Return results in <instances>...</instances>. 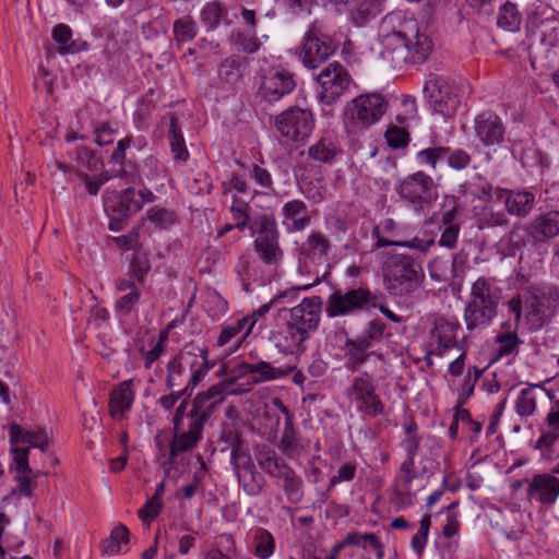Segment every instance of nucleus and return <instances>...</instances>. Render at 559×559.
Instances as JSON below:
<instances>
[{"instance_id": "nucleus-3", "label": "nucleus", "mask_w": 559, "mask_h": 559, "mask_svg": "<svg viewBox=\"0 0 559 559\" xmlns=\"http://www.w3.org/2000/svg\"><path fill=\"white\" fill-rule=\"evenodd\" d=\"M11 452L13 454V466L17 473L20 483L19 490L25 497L33 495L35 481L31 477L28 465L29 448L46 451L50 445L49 432L43 427L26 428L17 424L8 427Z\"/></svg>"}, {"instance_id": "nucleus-41", "label": "nucleus", "mask_w": 559, "mask_h": 559, "mask_svg": "<svg viewBox=\"0 0 559 559\" xmlns=\"http://www.w3.org/2000/svg\"><path fill=\"white\" fill-rule=\"evenodd\" d=\"M283 480V490L292 502H299L302 499V479L297 473L287 464L282 467L280 474L275 477Z\"/></svg>"}, {"instance_id": "nucleus-26", "label": "nucleus", "mask_w": 559, "mask_h": 559, "mask_svg": "<svg viewBox=\"0 0 559 559\" xmlns=\"http://www.w3.org/2000/svg\"><path fill=\"white\" fill-rule=\"evenodd\" d=\"M116 288L122 295L115 302V312L119 317H128L135 311L141 300V288L139 284L129 278H118Z\"/></svg>"}, {"instance_id": "nucleus-18", "label": "nucleus", "mask_w": 559, "mask_h": 559, "mask_svg": "<svg viewBox=\"0 0 559 559\" xmlns=\"http://www.w3.org/2000/svg\"><path fill=\"white\" fill-rule=\"evenodd\" d=\"M558 307L559 292L556 288L535 289L525 300L526 319L531 329H540Z\"/></svg>"}, {"instance_id": "nucleus-28", "label": "nucleus", "mask_w": 559, "mask_h": 559, "mask_svg": "<svg viewBox=\"0 0 559 559\" xmlns=\"http://www.w3.org/2000/svg\"><path fill=\"white\" fill-rule=\"evenodd\" d=\"M330 239L319 230H312L298 249L299 257L316 263L328 259L331 250Z\"/></svg>"}, {"instance_id": "nucleus-35", "label": "nucleus", "mask_w": 559, "mask_h": 559, "mask_svg": "<svg viewBox=\"0 0 559 559\" xmlns=\"http://www.w3.org/2000/svg\"><path fill=\"white\" fill-rule=\"evenodd\" d=\"M199 17L209 31H215L221 25L231 23L226 5L217 0L206 2L201 9Z\"/></svg>"}, {"instance_id": "nucleus-34", "label": "nucleus", "mask_w": 559, "mask_h": 559, "mask_svg": "<svg viewBox=\"0 0 559 559\" xmlns=\"http://www.w3.org/2000/svg\"><path fill=\"white\" fill-rule=\"evenodd\" d=\"M499 300V289L493 280L480 276L472 284L468 301L498 308Z\"/></svg>"}, {"instance_id": "nucleus-40", "label": "nucleus", "mask_w": 559, "mask_h": 559, "mask_svg": "<svg viewBox=\"0 0 559 559\" xmlns=\"http://www.w3.org/2000/svg\"><path fill=\"white\" fill-rule=\"evenodd\" d=\"M523 343L515 332H500L495 337L493 360L501 358H514L519 353V347Z\"/></svg>"}, {"instance_id": "nucleus-7", "label": "nucleus", "mask_w": 559, "mask_h": 559, "mask_svg": "<svg viewBox=\"0 0 559 559\" xmlns=\"http://www.w3.org/2000/svg\"><path fill=\"white\" fill-rule=\"evenodd\" d=\"M187 406L188 401L183 399L173 416L174 438L169 450L171 459L193 449L203 438L207 420L192 408L187 411Z\"/></svg>"}, {"instance_id": "nucleus-13", "label": "nucleus", "mask_w": 559, "mask_h": 559, "mask_svg": "<svg viewBox=\"0 0 559 559\" xmlns=\"http://www.w3.org/2000/svg\"><path fill=\"white\" fill-rule=\"evenodd\" d=\"M318 83L319 99L331 105L345 95L354 84L347 69L340 62L334 61L324 67L316 78Z\"/></svg>"}, {"instance_id": "nucleus-22", "label": "nucleus", "mask_w": 559, "mask_h": 559, "mask_svg": "<svg viewBox=\"0 0 559 559\" xmlns=\"http://www.w3.org/2000/svg\"><path fill=\"white\" fill-rule=\"evenodd\" d=\"M527 497L542 504H554L559 497V478L554 474H535L527 481Z\"/></svg>"}, {"instance_id": "nucleus-42", "label": "nucleus", "mask_w": 559, "mask_h": 559, "mask_svg": "<svg viewBox=\"0 0 559 559\" xmlns=\"http://www.w3.org/2000/svg\"><path fill=\"white\" fill-rule=\"evenodd\" d=\"M143 206L136 197V191L133 188L126 189L118 198L115 204L106 203V207L110 209L118 216L127 218L130 215L139 212Z\"/></svg>"}, {"instance_id": "nucleus-47", "label": "nucleus", "mask_w": 559, "mask_h": 559, "mask_svg": "<svg viewBox=\"0 0 559 559\" xmlns=\"http://www.w3.org/2000/svg\"><path fill=\"white\" fill-rule=\"evenodd\" d=\"M374 234H377L376 248H378V249L383 248V247H389V246H397V247L415 249L420 252H426L429 250L430 247H432L435 245L433 238L421 239L418 237H414L413 239H411L408 241H401V240L394 239L392 237H381L379 235L378 228L374 229Z\"/></svg>"}, {"instance_id": "nucleus-58", "label": "nucleus", "mask_w": 559, "mask_h": 559, "mask_svg": "<svg viewBox=\"0 0 559 559\" xmlns=\"http://www.w3.org/2000/svg\"><path fill=\"white\" fill-rule=\"evenodd\" d=\"M444 157H447L449 167L455 170L465 169L472 160L471 155L462 148L451 150L450 147H447Z\"/></svg>"}, {"instance_id": "nucleus-33", "label": "nucleus", "mask_w": 559, "mask_h": 559, "mask_svg": "<svg viewBox=\"0 0 559 559\" xmlns=\"http://www.w3.org/2000/svg\"><path fill=\"white\" fill-rule=\"evenodd\" d=\"M543 391L542 384H527L525 388H522L514 401L515 414L522 419L534 416L537 412V402Z\"/></svg>"}, {"instance_id": "nucleus-16", "label": "nucleus", "mask_w": 559, "mask_h": 559, "mask_svg": "<svg viewBox=\"0 0 559 559\" xmlns=\"http://www.w3.org/2000/svg\"><path fill=\"white\" fill-rule=\"evenodd\" d=\"M254 250L259 259L267 266H276L283 259L284 252L280 246V231L272 216L260 218Z\"/></svg>"}, {"instance_id": "nucleus-24", "label": "nucleus", "mask_w": 559, "mask_h": 559, "mask_svg": "<svg viewBox=\"0 0 559 559\" xmlns=\"http://www.w3.org/2000/svg\"><path fill=\"white\" fill-rule=\"evenodd\" d=\"M227 394V386L224 383L211 385L194 396L191 408L209 420L216 408L225 401Z\"/></svg>"}, {"instance_id": "nucleus-10", "label": "nucleus", "mask_w": 559, "mask_h": 559, "mask_svg": "<svg viewBox=\"0 0 559 559\" xmlns=\"http://www.w3.org/2000/svg\"><path fill=\"white\" fill-rule=\"evenodd\" d=\"M346 393L359 414L370 418L384 415L385 404L377 393V386L371 374L360 372L355 376Z\"/></svg>"}, {"instance_id": "nucleus-46", "label": "nucleus", "mask_w": 559, "mask_h": 559, "mask_svg": "<svg viewBox=\"0 0 559 559\" xmlns=\"http://www.w3.org/2000/svg\"><path fill=\"white\" fill-rule=\"evenodd\" d=\"M252 554L259 559H269L275 551L273 535L265 528H257L252 537Z\"/></svg>"}, {"instance_id": "nucleus-25", "label": "nucleus", "mask_w": 559, "mask_h": 559, "mask_svg": "<svg viewBox=\"0 0 559 559\" xmlns=\"http://www.w3.org/2000/svg\"><path fill=\"white\" fill-rule=\"evenodd\" d=\"M293 370L292 367L276 368L264 360L241 362L238 365V371L243 376H249L254 383L282 379L292 373Z\"/></svg>"}, {"instance_id": "nucleus-39", "label": "nucleus", "mask_w": 559, "mask_h": 559, "mask_svg": "<svg viewBox=\"0 0 559 559\" xmlns=\"http://www.w3.org/2000/svg\"><path fill=\"white\" fill-rule=\"evenodd\" d=\"M341 153V148L332 134L321 136L308 148V155L320 163H332Z\"/></svg>"}, {"instance_id": "nucleus-12", "label": "nucleus", "mask_w": 559, "mask_h": 559, "mask_svg": "<svg viewBox=\"0 0 559 559\" xmlns=\"http://www.w3.org/2000/svg\"><path fill=\"white\" fill-rule=\"evenodd\" d=\"M296 87L294 74L281 64L260 68L259 97L266 103H275Z\"/></svg>"}, {"instance_id": "nucleus-29", "label": "nucleus", "mask_w": 559, "mask_h": 559, "mask_svg": "<svg viewBox=\"0 0 559 559\" xmlns=\"http://www.w3.org/2000/svg\"><path fill=\"white\" fill-rule=\"evenodd\" d=\"M135 392L133 389V380H126L116 386L110 393L109 414L115 420L124 417L133 404Z\"/></svg>"}, {"instance_id": "nucleus-17", "label": "nucleus", "mask_w": 559, "mask_h": 559, "mask_svg": "<svg viewBox=\"0 0 559 559\" xmlns=\"http://www.w3.org/2000/svg\"><path fill=\"white\" fill-rule=\"evenodd\" d=\"M280 134L290 141H305L313 130V116L308 109L292 107L284 110L275 119Z\"/></svg>"}, {"instance_id": "nucleus-64", "label": "nucleus", "mask_w": 559, "mask_h": 559, "mask_svg": "<svg viewBox=\"0 0 559 559\" xmlns=\"http://www.w3.org/2000/svg\"><path fill=\"white\" fill-rule=\"evenodd\" d=\"M162 508L163 501H157L151 497L144 507L138 511L139 518L145 523H151L159 514Z\"/></svg>"}, {"instance_id": "nucleus-62", "label": "nucleus", "mask_w": 559, "mask_h": 559, "mask_svg": "<svg viewBox=\"0 0 559 559\" xmlns=\"http://www.w3.org/2000/svg\"><path fill=\"white\" fill-rule=\"evenodd\" d=\"M388 144L393 148L404 147L408 143V132L399 127H391L386 130Z\"/></svg>"}, {"instance_id": "nucleus-31", "label": "nucleus", "mask_w": 559, "mask_h": 559, "mask_svg": "<svg viewBox=\"0 0 559 559\" xmlns=\"http://www.w3.org/2000/svg\"><path fill=\"white\" fill-rule=\"evenodd\" d=\"M497 314V307L467 301L464 309L466 329L473 331L489 326Z\"/></svg>"}, {"instance_id": "nucleus-50", "label": "nucleus", "mask_w": 559, "mask_h": 559, "mask_svg": "<svg viewBox=\"0 0 559 559\" xmlns=\"http://www.w3.org/2000/svg\"><path fill=\"white\" fill-rule=\"evenodd\" d=\"M130 532L124 525L116 526L109 537L103 543V552L109 556L117 555L121 551L122 545L129 543Z\"/></svg>"}, {"instance_id": "nucleus-32", "label": "nucleus", "mask_w": 559, "mask_h": 559, "mask_svg": "<svg viewBox=\"0 0 559 559\" xmlns=\"http://www.w3.org/2000/svg\"><path fill=\"white\" fill-rule=\"evenodd\" d=\"M283 225L289 231H301L310 223L308 207L301 200H292L282 207Z\"/></svg>"}, {"instance_id": "nucleus-30", "label": "nucleus", "mask_w": 559, "mask_h": 559, "mask_svg": "<svg viewBox=\"0 0 559 559\" xmlns=\"http://www.w3.org/2000/svg\"><path fill=\"white\" fill-rule=\"evenodd\" d=\"M528 233L538 242L559 235V212L550 211L536 216L528 226Z\"/></svg>"}, {"instance_id": "nucleus-48", "label": "nucleus", "mask_w": 559, "mask_h": 559, "mask_svg": "<svg viewBox=\"0 0 559 559\" xmlns=\"http://www.w3.org/2000/svg\"><path fill=\"white\" fill-rule=\"evenodd\" d=\"M230 40L238 50L247 53H254L261 47V41L257 36V31L253 29H236L233 32Z\"/></svg>"}, {"instance_id": "nucleus-2", "label": "nucleus", "mask_w": 559, "mask_h": 559, "mask_svg": "<svg viewBox=\"0 0 559 559\" xmlns=\"http://www.w3.org/2000/svg\"><path fill=\"white\" fill-rule=\"evenodd\" d=\"M323 301L319 296L305 297L289 310V319L275 334V346L285 354L305 352V342L320 324Z\"/></svg>"}, {"instance_id": "nucleus-38", "label": "nucleus", "mask_w": 559, "mask_h": 559, "mask_svg": "<svg viewBox=\"0 0 559 559\" xmlns=\"http://www.w3.org/2000/svg\"><path fill=\"white\" fill-rule=\"evenodd\" d=\"M253 326L254 320H251V318H241L235 322L225 324L217 338V345L224 346L233 340H236V344L238 346L240 342L251 332Z\"/></svg>"}, {"instance_id": "nucleus-1", "label": "nucleus", "mask_w": 559, "mask_h": 559, "mask_svg": "<svg viewBox=\"0 0 559 559\" xmlns=\"http://www.w3.org/2000/svg\"><path fill=\"white\" fill-rule=\"evenodd\" d=\"M380 56L395 69L423 63L432 51L430 37L416 19L402 11L388 13L380 22Z\"/></svg>"}, {"instance_id": "nucleus-23", "label": "nucleus", "mask_w": 559, "mask_h": 559, "mask_svg": "<svg viewBox=\"0 0 559 559\" xmlns=\"http://www.w3.org/2000/svg\"><path fill=\"white\" fill-rule=\"evenodd\" d=\"M272 406L286 415V420L282 431L278 448L286 456L294 457L305 449V445L300 442V439L294 427L293 416L278 397L272 400Z\"/></svg>"}, {"instance_id": "nucleus-9", "label": "nucleus", "mask_w": 559, "mask_h": 559, "mask_svg": "<svg viewBox=\"0 0 559 559\" xmlns=\"http://www.w3.org/2000/svg\"><path fill=\"white\" fill-rule=\"evenodd\" d=\"M386 110L385 99L377 93L359 95L344 109L347 128L367 129L377 123Z\"/></svg>"}, {"instance_id": "nucleus-19", "label": "nucleus", "mask_w": 559, "mask_h": 559, "mask_svg": "<svg viewBox=\"0 0 559 559\" xmlns=\"http://www.w3.org/2000/svg\"><path fill=\"white\" fill-rule=\"evenodd\" d=\"M528 31L547 47L559 46V19L547 8L537 9L527 20Z\"/></svg>"}, {"instance_id": "nucleus-11", "label": "nucleus", "mask_w": 559, "mask_h": 559, "mask_svg": "<svg viewBox=\"0 0 559 559\" xmlns=\"http://www.w3.org/2000/svg\"><path fill=\"white\" fill-rule=\"evenodd\" d=\"M369 307H377L374 296L366 287L347 290L335 289L326 300L328 318L346 317L361 312Z\"/></svg>"}, {"instance_id": "nucleus-59", "label": "nucleus", "mask_w": 559, "mask_h": 559, "mask_svg": "<svg viewBox=\"0 0 559 559\" xmlns=\"http://www.w3.org/2000/svg\"><path fill=\"white\" fill-rule=\"evenodd\" d=\"M150 270L151 264L147 257L145 254L136 253L130 263L131 274L136 277L139 283H142Z\"/></svg>"}, {"instance_id": "nucleus-61", "label": "nucleus", "mask_w": 559, "mask_h": 559, "mask_svg": "<svg viewBox=\"0 0 559 559\" xmlns=\"http://www.w3.org/2000/svg\"><path fill=\"white\" fill-rule=\"evenodd\" d=\"M386 330V325L379 319L371 320L365 331V334L359 336L361 340L369 341L370 346L374 342H379Z\"/></svg>"}, {"instance_id": "nucleus-4", "label": "nucleus", "mask_w": 559, "mask_h": 559, "mask_svg": "<svg viewBox=\"0 0 559 559\" xmlns=\"http://www.w3.org/2000/svg\"><path fill=\"white\" fill-rule=\"evenodd\" d=\"M209 370L206 350L200 347L180 350L167 364L166 385L168 389L174 390L187 380L182 389L192 392L204 379Z\"/></svg>"}, {"instance_id": "nucleus-51", "label": "nucleus", "mask_w": 559, "mask_h": 559, "mask_svg": "<svg viewBox=\"0 0 559 559\" xmlns=\"http://www.w3.org/2000/svg\"><path fill=\"white\" fill-rule=\"evenodd\" d=\"M468 192L483 201L497 202L496 192L502 191V188L492 187V185L481 176H475L468 183Z\"/></svg>"}, {"instance_id": "nucleus-49", "label": "nucleus", "mask_w": 559, "mask_h": 559, "mask_svg": "<svg viewBox=\"0 0 559 559\" xmlns=\"http://www.w3.org/2000/svg\"><path fill=\"white\" fill-rule=\"evenodd\" d=\"M72 29L69 25L60 23L51 31V37L58 45V52L61 55L75 53L79 51L76 44L72 38Z\"/></svg>"}, {"instance_id": "nucleus-63", "label": "nucleus", "mask_w": 559, "mask_h": 559, "mask_svg": "<svg viewBox=\"0 0 559 559\" xmlns=\"http://www.w3.org/2000/svg\"><path fill=\"white\" fill-rule=\"evenodd\" d=\"M249 176L261 188H272L273 179L270 171L266 168L258 164H253L249 169Z\"/></svg>"}, {"instance_id": "nucleus-43", "label": "nucleus", "mask_w": 559, "mask_h": 559, "mask_svg": "<svg viewBox=\"0 0 559 559\" xmlns=\"http://www.w3.org/2000/svg\"><path fill=\"white\" fill-rule=\"evenodd\" d=\"M255 459L259 466L271 477H276L282 467L287 465L269 445L259 447L255 451Z\"/></svg>"}, {"instance_id": "nucleus-21", "label": "nucleus", "mask_w": 559, "mask_h": 559, "mask_svg": "<svg viewBox=\"0 0 559 559\" xmlns=\"http://www.w3.org/2000/svg\"><path fill=\"white\" fill-rule=\"evenodd\" d=\"M459 329L460 324L457 322H452L444 318L437 319L427 341L430 354H436V357H442L448 350L456 347V333Z\"/></svg>"}, {"instance_id": "nucleus-8", "label": "nucleus", "mask_w": 559, "mask_h": 559, "mask_svg": "<svg viewBox=\"0 0 559 559\" xmlns=\"http://www.w3.org/2000/svg\"><path fill=\"white\" fill-rule=\"evenodd\" d=\"M423 91L433 111L444 118L453 117L461 105L457 87L442 75L429 74Z\"/></svg>"}, {"instance_id": "nucleus-52", "label": "nucleus", "mask_w": 559, "mask_h": 559, "mask_svg": "<svg viewBox=\"0 0 559 559\" xmlns=\"http://www.w3.org/2000/svg\"><path fill=\"white\" fill-rule=\"evenodd\" d=\"M497 24L499 27L509 32L518 31L521 24L518 8L512 3L503 4L499 10Z\"/></svg>"}, {"instance_id": "nucleus-53", "label": "nucleus", "mask_w": 559, "mask_h": 559, "mask_svg": "<svg viewBox=\"0 0 559 559\" xmlns=\"http://www.w3.org/2000/svg\"><path fill=\"white\" fill-rule=\"evenodd\" d=\"M198 34L195 21L190 16H183L174 22V35L178 43L191 41Z\"/></svg>"}, {"instance_id": "nucleus-36", "label": "nucleus", "mask_w": 559, "mask_h": 559, "mask_svg": "<svg viewBox=\"0 0 559 559\" xmlns=\"http://www.w3.org/2000/svg\"><path fill=\"white\" fill-rule=\"evenodd\" d=\"M370 347L369 341L361 340L360 337L355 340L347 338L344 345L346 369L352 371L358 370V368L368 360L370 356L368 349Z\"/></svg>"}, {"instance_id": "nucleus-55", "label": "nucleus", "mask_w": 559, "mask_h": 559, "mask_svg": "<svg viewBox=\"0 0 559 559\" xmlns=\"http://www.w3.org/2000/svg\"><path fill=\"white\" fill-rule=\"evenodd\" d=\"M248 210L249 205L246 200H243L241 197L233 195L230 212L236 228L243 229L247 226L249 219Z\"/></svg>"}, {"instance_id": "nucleus-20", "label": "nucleus", "mask_w": 559, "mask_h": 559, "mask_svg": "<svg viewBox=\"0 0 559 559\" xmlns=\"http://www.w3.org/2000/svg\"><path fill=\"white\" fill-rule=\"evenodd\" d=\"M474 133L484 146H497L504 141L506 126L498 115L485 111L475 118Z\"/></svg>"}, {"instance_id": "nucleus-44", "label": "nucleus", "mask_w": 559, "mask_h": 559, "mask_svg": "<svg viewBox=\"0 0 559 559\" xmlns=\"http://www.w3.org/2000/svg\"><path fill=\"white\" fill-rule=\"evenodd\" d=\"M383 2L384 0H355V8L350 12L352 20L357 26L366 24L383 10Z\"/></svg>"}, {"instance_id": "nucleus-60", "label": "nucleus", "mask_w": 559, "mask_h": 559, "mask_svg": "<svg viewBox=\"0 0 559 559\" xmlns=\"http://www.w3.org/2000/svg\"><path fill=\"white\" fill-rule=\"evenodd\" d=\"M76 159L90 170H97L102 166L100 158L90 148L81 146L75 151Z\"/></svg>"}, {"instance_id": "nucleus-5", "label": "nucleus", "mask_w": 559, "mask_h": 559, "mask_svg": "<svg viewBox=\"0 0 559 559\" xmlns=\"http://www.w3.org/2000/svg\"><path fill=\"white\" fill-rule=\"evenodd\" d=\"M405 429L406 438L402 441L401 447L407 459L401 464L394 481V493L397 503L402 507L411 506L416 493L425 487L423 478L415 471V456L419 448L415 427L407 426Z\"/></svg>"}, {"instance_id": "nucleus-37", "label": "nucleus", "mask_w": 559, "mask_h": 559, "mask_svg": "<svg viewBox=\"0 0 559 559\" xmlns=\"http://www.w3.org/2000/svg\"><path fill=\"white\" fill-rule=\"evenodd\" d=\"M235 270L241 280L242 287L246 292L251 290V284L257 283L262 285L267 281L261 271L260 264L247 257H241L239 259Z\"/></svg>"}, {"instance_id": "nucleus-6", "label": "nucleus", "mask_w": 559, "mask_h": 559, "mask_svg": "<svg viewBox=\"0 0 559 559\" xmlns=\"http://www.w3.org/2000/svg\"><path fill=\"white\" fill-rule=\"evenodd\" d=\"M425 274L421 266L406 255H394L385 267L384 283L386 290L399 297H408L418 292Z\"/></svg>"}, {"instance_id": "nucleus-56", "label": "nucleus", "mask_w": 559, "mask_h": 559, "mask_svg": "<svg viewBox=\"0 0 559 559\" xmlns=\"http://www.w3.org/2000/svg\"><path fill=\"white\" fill-rule=\"evenodd\" d=\"M447 146H435L421 150L416 154V160L419 165L430 166L436 169L438 160L444 158Z\"/></svg>"}, {"instance_id": "nucleus-15", "label": "nucleus", "mask_w": 559, "mask_h": 559, "mask_svg": "<svg viewBox=\"0 0 559 559\" xmlns=\"http://www.w3.org/2000/svg\"><path fill=\"white\" fill-rule=\"evenodd\" d=\"M337 46L324 34L323 28L313 23L306 32L299 49L302 64L316 69L325 62L336 51Z\"/></svg>"}, {"instance_id": "nucleus-54", "label": "nucleus", "mask_w": 559, "mask_h": 559, "mask_svg": "<svg viewBox=\"0 0 559 559\" xmlns=\"http://www.w3.org/2000/svg\"><path fill=\"white\" fill-rule=\"evenodd\" d=\"M146 217L156 228L159 229H167L177 221L175 212L159 206L148 209Z\"/></svg>"}, {"instance_id": "nucleus-14", "label": "nucleus", "mask_w": 559, "mask_h": 559, "mask_svg": "<svg viewBox=\"0 0 559 559\" xmlns=\"http://www.w3.org/2000/svg\"><path fill=\"white\" fill-rule=\"evenodd\" d=\"M396 191L416 212L423 211L438 195L433 179L424 171H416L401 180Z\"/></svg>"}, {"instance_id": "nucleus-57", "label": "nucleus", "mask_w": 559, "mask_h": 559, "mask_svg": "<svg viewBox=\"0 0 559 559\" xmlns=\"http://www.w3.org/2000/svg\"><path fill=\"white\" fill-rule=\"evenodd\" d=\"M430 525V515L423 516L417 533L412 537L411 545L417 555H421L427 545Z\"/></svg>"}, {"instance_id": "nucleus-45", "label": "nucleus", "mask_w": 559, "mask_h": 559, "mask_svg": "<svg viewBox=\"0 0 559 559\" xmlns=\"http://www.w3.org/2000/svg\"><path fill=\"white\" fill-rule=\"evenodd\" d=\"M169 143L174 158L178 162H187L189 152L186 147L185 138L180 131L176 114H169Z\"/></svg>"}, {"instance_id": "nucleus-27", "label": "nucleus", "mask_w": 559, "mask_h": 559, "mask_svg": "<svg viewBox=\"0 0 559 559\" xmlns=\"http://www.w3.org/2000/svg\"><path fill=\"white\" fill-rule=\"evenodd\" d=\"M496 194V201L503 202L508 213L515 216L527 215L536 201L535 195L526 190L513 191L502 189V191H497Z\"/></svg>"}]
</instances>
